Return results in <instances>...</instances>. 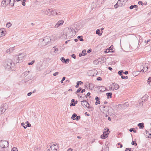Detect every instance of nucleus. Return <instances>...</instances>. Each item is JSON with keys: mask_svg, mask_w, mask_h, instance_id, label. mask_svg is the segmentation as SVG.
<instances>
[{"mask_svg": "<svg viewBox=\"0 0 151 151\" xmlns=\"http://www.w3.org/2000/svg\"><path fill=\"white\" fill-rule=\"evenodd\" d=\"M9 145V143L6 141L1 140L0 141V146L2 148L7 147Z\"/></svg>", "mask_w": 151, "mask_h": 151, "instance_id": "423d86ee", "label": "nucleus"}, {"mask_svg": "<svg viewBox=\"0 0 151 151\" xmlns=\"http://www.w3.org/2000/svg\"><path fill=\"white\" fill-rule=\"evenodd\" d=\"M107 50H107H107H106L105 51V53H108V52H113V51H109V50L108 51Z\"/></svg>", "mask_w": 151, "mask_h": 151, "instance_id": "0e129e2a", "label": "nucleus"}, {"mask_svg": "<svg viewBox=\"0 0 151 151\" xmlns=\"http://www.w3.org/2000/svg\"><path fill=\"white\" fill-rule=\"evenodd\" d=\"M4 66L6 69L9 71H13L16 69L15 63L11 60H8L6 61L4 64Z\"/></svg>", "mask_w": 151, "mask_h": 151, "instance_id": "f03ea898", "label": "nucleus"}, {"mask_svg": "<svg viewBox=\"0 0 151 151\" xmlns=\"http://www.w3.org/2000/svg\"><path fill=\"white\" fill-rule=\"evenodd\" d=\"M81 90V88H79L78 89H77V91L76 92V93H78L79 92H80Z\"/></svg>", "mask_w": 151, "mask_h": 151, "instance_id": "37998d69", "label": "nucleus"}, {"mask_svg": "<svg viewBox=\"0 0 151 151\" xmlns=\"http://www.w3.org/2000/svg\"><path fill=\"white\" fill-rule=\"evenodd\" d=\"M82 36H78V37L77 38L78 39H80L79 40L80 41H83V40L82 38Z\"/></svg>", "mask_w": 151, "mask_h": 151, "instance_id": "7c9ffc66", "label": "nucleus"}, {"mask_svg": "<svg viewBox=\"0 0 151 151\" xmlns=\"http://www.w3.org/2000/svg\"><path fill=\"white\" fill-rule=\"evenodd\" d=\"M77 116V115L76 114H73L72 116L71 117V118L73 119V120H75L76 118L75 117H76V116Z\"/></svg>", "mask_w": 151, "mask_h": 151, "instance_id": "cd10ccee", "label": "nucleus"}, {"mask_svg": "<svg viewBox=\"0 0 151 151\" xmlns=\"http://www.w3.org/2000/svg\"><path fill=\"white\" fill-rule=\"evenodd\" d=\"M51 12V15H52V16H55L56 15H58V13H57V12H56L55 11L53 10L52 11L50 12Z\"/></svg>", "mask_w": 151, "mask_h": 151, "instance_id": "6ab92c4d", "label": "nucleus"}, {"mask_svg": "<svg viewBox=\"0 0 151 151\" xmlns=\"http://www.w3.org/2000/svg\"><path fill=\"white\" fill-rule=\"evenodd\" d=\"M48 151H57L58 146L57 145H55V146L50 145L49 147H48Z\"/></svg>", "mask_w": 151, "mask_h": 151, "instance_id": "0eeeda50", "label": "nucleus"}, {"mask_svg": "<svg viewBox=\"0 0 151 151\" xmlns=\"http://www.w3.org/2000/svg\"><path fill=\"white\" fill-rule=\"evenodd\" d=\"M110 88L112 90L114 91L118 89L119 88V86L117 84L113 83L110 85Z\"/></svg>", "mask_w": 151, "mask_h": 151, "instance_id": "6e6552de", "label": "nucleus"}, {"mask_svg": "<svg viewBox=\"0 0 151 151\" xmlns=\"http://www.w3.org/2000/svg\"><path fill=\"white\" fill-rule=\"evenodd\" d=\"M109 129L108 128H106L104 129V133H109Z\"/></svg>", "mask_w": 151, "mask_h": 151, "instance_id": "a878e982", "label": "nucleus"}, {"mask_svg": "<svg viewBox=\"0 0 151 151\" xmlns=\"http://www.w3.org/2000/svg\"><path fill=\"white\" fill-rule=\"evenodd\" d=\"M53 48H54V52L56 53L58 50V49L57 48H55V47H54Z\"/></svg>", "mask_w": 151, "mask_h": 151, "instance_id": "72a5a7b5", "label": "nucleus"}, {"mask_svg": "<svg viewBox=\"0 0 151 151\" xmlns=\"http://www.w3.org/2000/svg\"><path fill=\"white\" fill-rule=\"evenodd\" d=\"M81 104L84 107H87L88 109H90L91 111L93 110V107L90 106V105L87 101L86 100H84V99H82L81 101Z\"/></svg>", "mask_w": 151, "mask_h": 151, "instance_id": "39448f33", "label": "nucleus"}, {"mask_svg": "<svg viewBox=\"0 0 151 151\" xmlns=\"http://www.w3.org/2000/svg\"><path fill=\"white\" fill-rule=\"evenodd\" d=\"M97 71L96 70H91L88 71L87 73L89 76H93L96 74Z\"/></svg>", "mask_w": 151, "mask_h": 151, "instance_id": "1a4fd4ad", "label": "nucleus"}, {"mask_svg": "<svg viewBox=\"0 0 151 151\" xmlns=\"http://www.w3.org/2000/svg\"><path fill=\"white\" fill-rule=\"evenodd\" d=\"M81 117L80 116H77L76 118V119L77 120H78Z\"/></svg>", "mask_w": 151, "mask_h": 151, "instance_id": "a18cd8bd", "label": "nucleus"}, {"mask_svg": "<svg viewBox=\"0 0 151 151\" xmlns=\"http://www.w3.org/2000/svg\"><path fill=\"white\" fill-rule=\"evenodd\" d=\"M88 86L89 88L90 89H92L93 88V87L92 86L93 85L92 84H91V83H89Z\"/></svg>", "mask_w": 151, "mask_h": 151, "instance_id": "c756f323", "label": "nucleus"}, {"mask_svg": "<svg viewBox=\"0 0 151 151\" xmlns=\"http://www.w3.org/2000/svg\"><path fill=\"white\" fill-rule=\"evenodd\" d=\"M97 81H101L102 80L101 78L100 77H99L97 78Z\"/></svg>", "mask_w": 151, "mask_h": 151, "instance_id": "4d7b16f0", "label": "nucleus"}, {"mask_svg": "<svg viewBox=\"0 0 151 151\" xmlns=\"http://www.w3.org/2000/svg\"><path fill=\"white\" fill-rule=\"evenodd\" d=\"M25 56V55L24 53H19L18 55H15L14 60L16 63L21 62L23 60Z\"/></svg>", "mask_w": 151, "mask_h": 151, "instance_id": "20e7f679", "label": "nucleus"}, {"mask_svg": "<svg viewBox=\"0 0 151 151\" xmlns=\"http://www.w3.org/2000/svg\"><path fill=\"white\" fill-rule=\"evenodd\" d=\"M76 34V32L73 28L67 27L65 28L64 30L63 35L61 37L62 38L66 39L67 37L71 38Z\"/></svg>", "mask_w": 151, "mask_h": 151, "instance_id": "f257e3e1", "label": "nucleus"}, {"mask_svg": "<svg viewBox=\"0 0 151 151\" xmlns=\"http://www.w3.org/2000/svg\"><path fill=\"white\" fill-rule=\"evenodd\" d=\"M65 58L63 57H62L60 59L61 60L63 63H64V61H65Z\"/></svg>", "mask_w": 151, "mask_h": 151, "instance_id": "49530a36", "label": "nucleus"}, {"mask_svg": "<svg viewBox=\"0 0 151 151\" xmlns=\"http://www.w3.org/2000/svg\"><path fill=\"white\" fill-rule=\"evenodd\" d=\"M82 54H85V55L86 54V50H83V51H82Z\"/></svg>", "mask_w": 151, "mask_h": 151, "instance_id": "58836bf2", "label": "nucleus"}, {"mask_svg": "<svg viewBox=\"0 0 151 151\" xmlns=\"http://www.w3.org/2000/svg\"><path fill=\"white\" fill-rule=\"evenodd\" d=\"M108 134L109 133H107L106 134L103 133V134L101 135V139H105L108 137Z\"/></svg>", "mask_w": 151, "mask_h": 151, "instance_id": "f3484780", "label": "nucleus"}, {"mask_svg": "<svg viewBox=\"0 0 151 151\" xmlns=\"http://www.w3.org/2000/svg\"><path fill=\"white\" fill-rule=\"evenodd\" d=\"M4 35V31L0 30V37Z\"/></svg>", "mask_w": 151, "mask_h": 151, "instance_id": "393cba45", "label": "nucleus"}, {"mask_svg": "<svg viewBox=\"0 0 151 151\" xmlns=\"http://www.w3.org/2000/svg\"><path fill=\"white\" fill-rule=\"evenodd\" d=\"M26 1V0H23L22 1V4L23 6H24L25 5V2Z\"/></svg>", "mask_w": 151, "mask_h": 151, "instance_id": "e433bc0d", "label": "nucleus"}, {"mask_svg": "<svg viewBox=\"0 0 151 151\" xmlns=\"http://www.w3.org/2000/svg\"><path fill=\"white\" fill-rule=\"evenodd\" d=\"M42 11H43V12L46 15H48L49 14V12L47 10H42Z\"/></svg>", "mask_w": 151, "mask_h": 151, "instance_id": "c85d7f7f", "label": "nucleus"}, {"mask_svg": "<svg viewBox=\"0 0 151 151\" xmlns=\"http://www.w3.org/2000/svg\"><path fill=\"white\" fill-rule=\"evenodd\" d=\"M12 24H11L10 22H8L6 24V26L9 28L12 26Z\"/></svg>", "mask_w": 151, "mask_h": 151, "instance_id": "2f4dec72", "label": "nucleus"}, {"mask_svg": "<svg viewBox=\"0 0 151 151\" xmlns=\"http://www.w3.org/2000/svg\"><path fill=\"white\" fill-rule=\"evenodd\" d=\"M106 107V106H103V107L104 108V109H103L104 111H108L109 110L108 109H107V110L105 109V108Z\"/></svg>", "mask_w": 151, "mask_h": 151, "instance_id": "864d4df0", "label": "nucleus"}, {"mask_svg": "<svg viewBox=\"0 0 151 151\" xmlns=\"http://www.w3.org/2000/svg\"><path fill=\"white\" fill-rule=\"evenodd\" d=\"M6 109V108H5V106L4 105H2L0 107V111L2 113H4Z\"/></svg>", "mask_w": 151, "mask_h": 151, "instance_id": "4468645a", "label": "nucleus"}, {"mask_svg": "<svg viewBox=\"0 0 151 151\" xmlns=\"http://www.w3.org/2000/svg\"><path fill=\"white\" fill-rule=\"evenodd\" d=\"M117 147H118V148L120 147V148H121L122 147V145L120 143H118L117 144Z\"/></svg>", "mask_w": 151, "mask_h": 151, "instance_id": "473e14b6", "label": "nucleus"}, {"mask_svg": "<svg viewBox=\"0 0 151 151\" xmlns=\"http://www.w3.org/2000/svg\"><path fill=\"white\" fill-rule=\"evenodd\" d=\"M71 57H73V58H74V59H75L76 58V56L74 54L72 55H71Z\"/></svg>", "mask_w": 151, "mask_h": 151, "instance_id": "6e6d98bb", "label": "nucleus"}, {"mask_svg": "<svg viewBox=\"0 0 151 151\" xmlns=\"http://www.w3.org/2000/svg\"><path fill=\"white\" fill-rule=\"evenodd\" d=\"M91 51V49H89L87 51V52L88 53H90Z\"/></svg>", "mask_w": 151, "mask_h": 151, "instance_id": "680f3d73", "label": "nucleus"}, {"mask_svg": "<svg viewBox=\"0 0 151 151\" xmlns=\"http://www.w3.org/2000/svg\"><path fill=\"white\" fill-rule=\"evenodd\" d=\"M99 89L100 90V92L104 91L106 90V88L104 86H99Z\"/></svg>", "mask_w": 151, "mask_h": 151, "instance_id": "dca6fc26", "label": "nucleus"}, {"mask_svg": "<svg viewBox=\"0 0 151 151\" xmlns=\"http://www.w3.org/2000/svg\"><path fill=\"white\" fill-rule=\"evenodd\" d=\"M58 72H56L55 73L53 74V75L54 76H56V75H58Z\"/></svg>", "mask_w": 151, "mask_h": 151, "instance_id": "de8ad7c7", "label": "nucleus"}, {"mask_svg": "<svg viewBox=\"0 0 151 151\" xmlns=\"http://www.w3.org/2000/svg\"><path fill=\"white\" fill-rule=\"evenodd\" d=\"M11 151H18V150L16 147H14L12 149Z\"/></svg>", "mask_w": 151, "mask_h": 151, "instance_id": "f704fd0d", "label": "nucleus"}, {"mask_svg": "<svg viewBox=\"0 0 151 151\" xmlns=\"http://www.w3.org/2000/svg\"><path fill=\"white\" fill-rule=\"evenodd\" d=\"M138 4L139 5H141L142 6H143L144 5V3L140 1H139L138 2Z\"/></svg>", "mask_w": 151, "mask_h": 151, "instance_id": "c03bdc74", "label": "nucleus"}, {"mask_svg": "<svg viewBox=\"0 0 151 151\" xmlns=\"http://www.w3.org/2000/svg\"><path fill=\"white\" fill-rule=\"evenodd\" d=\"M106 95L107 96H107V99L109 98V96H110V98H111L112 93L111 92L107 93H106Z\"/></svg>", "mask_w": 151, "mask_h": 151, "instance_id": "b1692460", "label": "nucleus"}, {"mask_svg": "<svg viewBox=\"0 0 151 151\" xmlns=\"http://www.w3.org/2000/svg\"><path fill=\"white\" fill-rule=\"evenodd\" d=\"M31 94H32V93L31 92H29L27 93V96H30V95H31Z\"/></svg>", "mask_w": 151, "mask_h": 151, "instance_id": "338daca9", "label": "nucleus"}, {"mask_svg": "<svg viewBox=\"0 0 151 151\" xmlns=\"http://www.w3.org/2000/svg\"><path fill=\"white\" fill-rule=\"evenodd\" d=\"M134 5H131L129 7V9H132L133 8H134Z\"/></svg>", "mask_w": 151, "mask_h": 151, "instance_id": "052dcab7", "label": "nucleus"}, {"mask_svg": "<svg viewBox=\"0 0 151 151\" xmlns=\"http://www.w3.org/2000/svg\"><path fill=\"white\" fill-rule=\"evenodd\" d=\"M79 55L80 57H81L82 56H83L85 55V54H82V53H79Z\"/></svg>", "mask_w": 151, "mask_h": 151, "instance_id": "603ef678", "label": "nucleus"}, {"mask_svg": "<svg viewBox=\"0 0 151 151\" xmlns=\"http://www.w3.org/2000/svg\"><path fill=\"white\" fill-rule=\"evenodd\" d=\"M123 72V70H120L118 72V74L120 76H122V73Z\"/></svg>", "mask_w": 151, "mask_h": 151, "instance_id": "c9c22d12", "label": "nucleus"}, {"mask_svg": "<svg viewBox=\"0 0 151 151\" xmlns=\"http://www.w3.org/2000/svg\"><path fill=\"white\" fill-rule=\"evenodd\" d=\"M127 1V0H119L118 2L119 4V6H124Z\"/></svg>", "mask_w": 151, "mask_h": 151, "instance_id": "9b49d317", "label": "nucleus"}, {"mask_svg": "<svg viewBox=\"0 0 151 151\" xmlns=\"http://www.w3.org/2000/svg\"><path fill=\"white\" fill-rule=\"evenodd\" d=\"M91 94V93L90 92H88L87 94V95H86L85 96L86 98L87 97V96H90Z\"/></svg>", "mask_w": 151, "mask_h": 151, "instance_id": "5fc2aeb1", "label": "nucleus"}, {"mask_svg": "<svg viewBox=\"0 0 151 151\" xmlns=\"http://www.w3.org/2000/svg\"><path fill=\"white\" fill-rule=\"evenodd\" d=\"M69 59H67L65 60V61H64V63H68L69 62Z\"/></svg>", "mask_w": 151, "mask_h": 151, "instance_id": "ea45409f", "label": "nucleus"}, {"mask_svg": "<svg viewBox=\"0 0 151 151\" xmlns=\"http://www.w3.org/2000/svg\"><path fill=\"white\" fill-rule=\"evenodd\" d=\"M4 1H6L7 4H9L12 6L14 5V0H4Z\"/></svg>", "mask_w": 151, "mask_h": 151, "instance_id": "ddd939ff", "label": "nucleus"}, {"mask_svg": "<svg viewBox=\"0 0 151 151\" xmlns=\"http://www.w3.org/2000/svg\"><path fill=\"white\" fill-rule=\"evenodd\" d=\"M51 39L49 36H46L44 39H40L39 40V42L42 46H45L49 44Z\"/></svg>", "mask_w": 151, "mask_h": 151, "instance_id": "7ed1b4c3", "label": "nucleus"}, {"mask_svg": "<svg viewBox=\"0 0 151 151\" xmlns=\"http://www.w3.org/2000/svg\"><path fill=\"white\" fill-rule=\"evenodd\" d=\"M95 99L96 100V101L95 103L96 105H97L98 104H100V101L99 100V97L97 96H96L95 98Z\"/></svg>", "mask_w": 151, "mask_h": 151, "instance_id": "412c9836", "label": "nucleus"}, {"mask_svg": "<svg viewBox=\"0 0 151 151\" xmlns=\"http://www.w3.org/2000/svg\"><path fill=\"white\" fill-rule=\"evenodd\" d=\"M137 126L138 127H139V128L143 129L144 127V124L142 123H139Z\"/></svg>", "mask_w": 151, "mask_h": 151, "instance_id": "aec40b11", "label": "nucleus"}, {"mask_svg": "<svg viewBox=\"0 0 151 151\" xmlns=\"http://www.w3.org/2000/svg\"><path fill=\"white\" fill-rule=\"evenodd\" d=\"M128 71H126L124 73L125 75H127L128 74Z\"/></svg>", "mask_w": 151, "mask_h": 151, "instance_id": "69168bd1", "label": "nucleus"}, {"mask_svg": "<svg viewBox=\"0 0 151 151\" xmlns=\"http://www.w3.org/2000/svg\"><path fill=\"white\" fill-rule=\"evenodd\" d=\"M29 71H26L22 74V76L24 77H25L29 74Z\"/></svg>", "mask_w": 151, "mask_h": 151, "instance_id": "a211bd4d", "label": "nucleus"}, {"mask_svg": "<svg viewBox=\"0 0 151 151\" xmlns=\"http://www.w3.org/2000/svg\"><path fill=\"white\" fill-rule=\"evenodd\" d=\"M1 5L2 6L5 7L6 6L7 4H6V1H5L4 0L1 3Z\"/></svg>", "mask_w": 151, "mask_h": 151, "instance_id": "4be33fe9", "label": "nucleus"}, {"mask_svg": "<svg viewBox=\"0 0 151 151\" xmlns=\"http://www.w3.org/2000/svg\"><path fill=\"white\" fill-rule=\"evenodd\" d=\"M35 151H39L40 150L38 148H35Z\"/></svg>", "mask_w": 151, "mask_h": 151, "instance_id": "13d9d810", "label": "nucleus"}, {"mask_svg": "<svg viewBox=\"0 0 151 151\" xmlns=\"http://www.w3.org/2000/svg\"><path fill=\"white\" fill-rule=\"evenodd\" d=\"M131 144L132 145H135V146L137 145V143L136 142H134V141H132Z\"/></svg>", "mask_w": 151, "mask_h": 151, "instance_id": "a19ab883", "label": "nucleus"}, {"mask_svg": "<svg viewBox=\"0 0 151 151\" xmlns=\"http://www.w3.org/2000/svg\"><path fill=\"white\" fill-rule=\"evenodd\" d=\"M64 23V21L63 20H59L56 23L54 27L55 28H57L59 27L60 26L62 25Z\"/></svg>", "mask_w": 151, "mask_h": 151, "instance_id": "f8f14e48", "label": "nucleus"}, {"mask_svg": "<svg viewBox=\"0 0 151 151\" xmlns=\"http://www.w3.org/2000/svg\"><path fill=\"white\" fill-rule=\"evenodd\" d=\"M119 6V4L118 3V2L117 1V3L114 5V8H118V6Z\"/></svg>", "mask_w": 151, "mask_h": 151, "instance_id": "4c0bfd02", "label": "nucleus"}, {"mask_svg": "<svg viewBox=\"0 0 151 151\" xmlns=\"http://www.w3.org/2000/svg\"><path fill=\"white\" fill-rule=\"evenodd\" d=\"M140 68L142 69L140 72H143L144 71L146 72L148 69V66L146 64H145L144 66L141 65L140 67Z\"/></svg>", "mask_w": 151, "mask_h": 151, "instance_id": "9d476101", "label": "nucleus"}, {"mask_svg": "<svg viewBox=\"0 0 151 151\" xmlns=\"http://www.w3.org/2000/svg\"><path fill=\"white\" fill-rule=\"evenodd\" d=\"M52 145H53V146H55V145H58V148H59V144H57L55 142L54 143H53Z\"/></svg>", "mask_w": 151, "mask_h": 151, "instance_id": "09e8293b", "label": "nucleus"}, {"mask_svg": "<svg viewBox=\"0 0 151 151\" xmlns=\"http://www.w3.org/2000/svg\"><path fill=\"white\" fill-rule=\"evenodd\" d=\"M14 49H13V47H10L9 49H8L6 50V52L10 54L11 53H12Z\"/></svg>", "mask_w": 151, "mask_h": 151, "instance_id": "2eb2a0df", "label": "nucleus"}, {"mask_svg": "<svg viewBox=\"0 0 151 151\" xmlns=\"http://www.w3.org/2000/svg\"><path fill=\"white\" fill-rule=\"evenodd\" d=\"M111 46L109 48H108L107 49V50H109V51H110V50H112V49H111Z\"/></svg>", "mask_w": 151, "mask_h": 151, "instance_id": "e2e57ef3", "label": "nucleus"}, {"mask_svg": "<svg viewBox=\"0 0 151 151\" xmlns=\"http://www.w3.org/2000/svg\"><path fill=\"white\" fill-rule=\"evenodd\" d=\"M148 82H151V78H150L148 80Z\"/></svg>", "mask_w": 151, "mask_h": 151, "instance_id": "774afa93", "label": "nucleus"}, {"mask_svg": "<svg viewBox=\"0 0 151 151\" xmlns=\"http://www.w3.org/2000/svg\"><path fill=\"white\" fill-rule=\"evenodd\" d=\"M75 105V104H74V103L71 102L70 104V106H74Z\"/></svg>", "mask_w": 151, "mask_h": 151, "instance_id": "8fccbe9b", "label": "nucleus"}, {"mask_svg": "<svg viewBox=\"0 0 151 151\" xmlns=\"http://www.w3.org/2000/svg\"><path fill=\"white\" fill-rule=\"evenodd\" d=\"M131 148H127L125 151H131Z\"/></svg>", "mask_w": 151, "mask_h": 151, "instance_id": "3c124183", "label": "nucleus"}, {"mask_svg": "<svg viewBox=\"0 0 151 151\" xmlns=\"http://www.w3.org/2000/svg\"><path fill=\"white\" fill-rule=\"evenodd\" d=\"M35 62V61L34 60H32L31 62H30V63H28V65H32L33 63H34Z\"/></svg>", "mask_w": 151, "mask_h": 151, "instance_id": "79ce46f5", "label": "nucleus"}, {"mask_svg": "<svg viewBox=\"0 0 151 151\" xmlns=\"http://www.w3.org/2000/svg\"><path fill=\"white\" fill-rule=\"evenodd\" d=\"M83 83V82L81 81H78L77 82V85L75 87L76 88H78L79 87V84H82Z\"/></svg>", "mask_w": 151, "mask_h": 151, "instance_id": "5701e85b", "label": "nucleus"}, {"mask_svg": "<svg viewBox=\"0 0 151 151\" xmlns=\"http://www.w3.org/2000/svg\"><path fill=\"white\" fill-rule=\"evenodd\" d=\"M100 30L99 29H98L96 30V33L97 34H98L100 36L102 35V33H100Z\"/></svg>", "mask_w": 151, "mask_h": 151, "instance_id": "bb28decb", "label": "nucleus"}, {"mask_svg": "<svg viewBox=\"0 0 151 151\" xmlns=\"http://www.w3.org/2000/svg\"><path fill=\"white\" fill-rule=\"evenodd\" d=\"M26 126H27V127H31V125L30 123H27V124Z\"/></svg>", "mask_w": 151, "mask_h": 151, "instance_id": "bf43d9fd", "label": "nucleus"}]
</instances>
